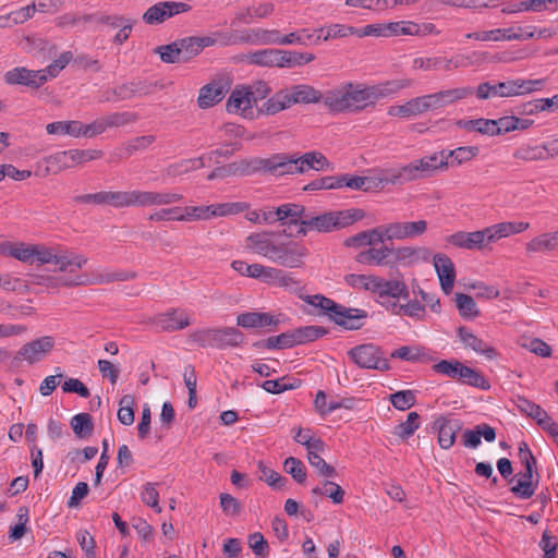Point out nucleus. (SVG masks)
Masks as SVG:
<instances>
[{
    "label": "nucleus",
    "mask_w": 558,
    "mask_h": 558,
    "mask_svg": "<svg viewBox=\"0 0 558 558\" xmlns=\"http://www.w3.org/2000/svg\"><path fill=\"white\" fill-rule=\"evenodd\" d=\"M182 199L183 195L180 193L144 190L100 191L73 197L75 204L108 205L116 209L168 206Z\"/></svg>",
    "instance_id": "1"
},
{
    "label": "nucleus",
    "mask_w": 558,
    "mask_h": 558,
    "mask_svg": "<svg viewBox=\"0 0 558 558\" xmlns=\"http://www.w3.org/2000/svg\"><path fill=\"white\" fill-rule=\"evenodd\" d=\"M274 232L263 231L251 233L245 239V247L270 262L288 268H300L308 254L306 246L296 241L277 243L272 240Z\"/></svg>",
    "instance_id": "2"
},
{
    "label": "nucleus",
    "mask_w": 558,
    "mask_h": 558,
    "mask_svg": "<svg viewBox=\"0 0 558 558\" xmlns=\"http://www.w3.org/2000/svg\"><path fill=\"white\" fill-rule=\"evenodd\" d=\"M375 104L371 86L353 83H344L337 88L327 90L324 97V105L336 113L360 112Z\"/></svg>",
    "instance_id": "3"
},
{
    "label": "nucleus",
    "mask_w": 558,
    "mask_h": 558,
    "mask_svg": "<svg viewBox=\"0 0 558 558\" xmlns=\"http://www.w3.org/2000/svg\"><path fill=\"white\" fill-rule=\"evenodd\" d=\"M59 253L63 256H71L72 258H76V262H78V258L82 260H80V264L66 265L65 269H60V265H54V271L61 272L63 275H31L29 282L27 283L28 286L38 284L44 286L47 289L58 290L60 288H74L80 286H88V283H92L87 275L78 274V270L87 264L88 259L86 256L68 250L63 246H59Z\"/></svg>",
    "instance_id": "4"
},
{
    "label": "nucleus",
    "mask_w": 558,
    "mask_h": 558,
    "mask_svg": "<svg viewBox=\"0 0 558 558\" xmlns=\"http://www.w3.org/2000/svg\"><path fill=\"white\" fill-rule=\"evenodd\" d=\"M59 246H47L44 244L26 245L24 243L11 245L9 255L21 262H29L32 258H36L38 263L60 265V269H65L66 265L80 264L76 258L71 256H63L59 253ZM78 260H81L78 258Z\"/></svg>",
    "instance_id": "5"
},
{
    "label": "nucleus",
    "mask_w": 558,
    "mask_h": 558,
    "mask_svg": "<svg viewBox=\"0 0 558 558\" xmlns=\"http://www.w3.org/2000/svg\"><path fill=\"white\" fill-rule=\"evenodd\" d=\"M189 340L203 349L225 350L241 345L244 335L235 327L202 328L191 332Z\"/></svg>",
    "instance_id": "6"
},
{
    "label": "nucleus",
    "mask_w": 558,
    "mask_h": 558,
    "mask_svg": "<svg viewBox=\"0 0 558 558\" xmlns=\"http://www.w3.org/2000/svg\"><path fill=\"white\" fill-rule=\"evenodd\" d=\"M544 84L543 80H509L492 84L490 82L481 83L475 95L480 100H486L493 97H513L530 94L539 89Z\"/></svg>",
    "instance_id": "7"
},
{
    "label": "nucleus",
    "mask_w": 558,
    "mask_h": 558,
    "mask_svg": "<svg viewBox=\"0 0 558 558\" xmlns=\"http://www.w3.org/2000/svg\"><path fill=\"white\" fill-rule=\"evenodd\" d=\"M519 457L521 462L524 464V472L518 473L510 480V483H514L510 492L521 499H529L535 494L536 485L533 484V471L536 466V459L530 450L526 442H521L519 447Z\"/></svg>",
    "instance_id": "8"
},
{
    "label": "nucleus",
    "mask_w": 558,
    "mask_h": 558,
    "mask_svg": "<svg viewBox=\"0 0 558 558\" xmlns=\"http://www.w3.org/2000/svg\"><path fill=\"white\" fill-rule=\"evenodd\" d=\"M104 151L100 149H78L58 151L46 158L48 169L60 172L65 169L82 166L88 161L100 159Z\"/></svg>",
    "instance_id": "9"
},
{
    "label": "nucleus",
    "mask_w": 558,
    "mask_h": 558,
    "mask_svg": "<svg viewBox=\"0 0 558 558\" xmlns=\"http://www.w3.org/2000/svg\"><path fill=\"white\" fill-rule=\"evenodd\" d=\"M250 207L244 202L220 203L202 206H186L182 208L184 221L209 220L216 217H226L243 213Z\"/></svg>",
    "instance_id": "10"
},
{
    "label": "nucleus",
    "mask_w": 558,
    "mask_h": 558,
    "mask_svg": "<svg viewBox=\"0 0 558 558\" xmlns=\"http://www.w3.org/2000/svg\"><path fill=\"white\" fill-rule=\"evenodd\" d=\"M348 355L360 367L366 369L389 371L390 364L384 357L381 349L373 343L352 348Z\"/></svg>",
    "instance_id": "11"
},
{
    "label": "nucleus",
    "mask_w": 558,
    "mask_h": 558,
    "mask_svg": "<svg viewBox=\"0 0 558 558\" xmlns=\"http://www.w3.org/2000/svg\"><path fill=\"white\" fill-rule=\"evenodd\" d=\"M171 84V82L166 83L162 80L154 82L149 80H133L114 86L110 93L116 96L117 100H130L136 96H150Z\"/></svg>",
    "instance_id": "12"
},
{
    "label": "nucleus",
    "mask_w": 558,
    "mask_h": 558,
    "mask_svg": "<svg viewBox=\"0 0 558 558\" xmlns=\"http://www.w3.org/2000/svg\"><path fill=\"white\" fill-rule=\"evenodd\" d=\"M225 45L253 44V45H280V32L278 29L254 28L243 34L229 32L219 35Z\"/></svg>",
    "instance_id": "13"
},
{
    "label": "nucleus",
    "mask_w": 558,
    "mask_h": 558,
    "mask_svg": "<svg viewBox=\"0 0 558 558\" xmlns=\"http://www.w3.org/2000/svg\"><path fill=\"white\" fill-rule=\"evenodd\" d=\"M191 10V5L179 1H160L149 7L143 14L142 19L147 25H159L165 21L186 13Z\"/></svg>",
    "instance_id": "14"
},
{
    "label": "nucleus",
    "mask_w": 558,
    "mask_h": 558,
    "mask_svg": "<svg viewBox=\"0 0 558 558\" xmlns=\"http://www.w3.org/2000/svg\"><path fill=\"white\" fill-rule=\"evenodd\" d=\"M473 93L474 90L472 87H458L423 95L422 97L424 100L425 111L427 112L444 109L473 95Z\"/></svg>",
    "instance_id": "15"
},
{
    "label": "nucleus",
    "mask_w": 558,
    "mask_h": 558,
    "mask_svg": "<svg viewBox=\"0 0 558 558\" xmlns=\"http://www.w3.org/2000/svg\"><path fill=\"white\" fill-rule=\"evenodd\" d=\"M54 347V338L44 336L23 344L14 356V361H26L35 364L41 361Z\"/></svg>",
    "instance_id": "16"
},
{
    "label": "nucleus",
    "mask_w": 558,
    "mask_h": 558,
    "mask_svg": "<svg viewBox=\"0 0 558 558\" xmlns=\"http://www.w3.org/2000/svg\"><path fill=\"white\" fill-rule=\"evenodd\" d=\"M279 154H274L267 158H253L250 160H242L239 163L230 165V171L233 173H240L244 175H251L253 173H268L277 175V166Z\"/></svg>",
    "instance_id": "17"
},
{
    "label": "nucleus",
    "mask_w": 558,
    "mask_h": 558,
    "mask_svg": "<svg viewBox=\"0 0 558 558\" xmlns=\"http://www.w3.org/2000/svg\"><path fill=\"white\" fill-rule=\"evenodd\" d=\"M446 242L458 248H464L469 251L484 250L489 242V235L487 227L482 230L472 232L458 231L446 238Z\"/></svg>",
    "instance_id": "18"
},
{
    "label": "nucleus",
    "mask_w": 558,
    "mask_h": 558,
    "mask_svg": "<svg viewBox=\"0 0 558 558\" xmlns=\"http://www.w3.org/2000/svg\"><path fill=\"white\" fill-rule=\"evenodd\" d=\"M150 323L160 331L172 332L184 329L191 325L190 316L185 311L171 308L150 318Z\"/></svg>",
    "instance_id": "19"
},
{
    "label": "nucleus",
    "mask_w": 558,
    "mask_h": 558,
    "mask_svg": "<svg viewBox=\"0 0 558 558\" xmlns=\"http://www.w3.org/2000/svg\"><path fill=\"white\" fill-rule=\"evenodd\" d=\"M463 423L458 418L439 415L433 423V428L438 432L440 448L448 450L456 441L457 434L462 429Z\"/></svg>",
    "instance_id": "20"
},
{
    "label": "nucleus",
    "mask_w": 558,
    "mask_h": 558,
    "mask_svg": "<svg viewBox=\"0 0 558 558\" xmlns=\"http://www.w3.org/2000/svg\"><path fill=\"white\" fill-rule=\"evenodd\" d=\"M432 258V251L425 246H400L393 247L392 267L413 266L421 262L428 263Z\"/></svg>",
    "instance_id": "21"
},
{
    "label": "nucleus",
    "mask_w": 558,
    "mask_h": 558,
    "mask_svg": "<svg viewBox=\"0 0 558 558\" xmlns=\"http://www.w3.org/2000/svg\"><path fill=\"white\" fill-rule=\"evenodd\" d=\"M47 81L45 71L28 70L17 66L4 74V82L8 85H24L33 88L40 87Z\"/></svg>",
    "instance_id": "22"
},
{
    "label": "nucleus",
    "mask_w": 558,
    "mask_h": 558,
    "mask_svg": "<svg viewBox=\"0 0 558 558\" xmlns=\"http://www.w3.org/2000/svg\"><path fill=\"white\" fill-rule=\"evenodd\" d=\"M427 230L425 220L392 222L386 225L387 240H404L422 235Z\"/></svg>",
    "instance_id": "23"
},
{
    "label": "nucleus",
    "mask_w": 558,
    "mask_h": 558,
    "mask_svg": "<svg viewBox=\"0 0 558 558\" xmlns=\"http://www.w3.org/2000/svg\"><path fill=\"white\" fill-rule=\"evenodd\" d=\"M433 263L442 291L450 294L456 280V269L452 260L446 254L438 253L433 256Z\"/></svg>",
    "instance_id": "24"
},
{
    "label": "nucleus",
    "mask_w": 558,
    "mask_h": 558,
    "mask_svg": "<svg viewBox=\"0 0 558 558\" xmlns=\"http://www.w3.org/2000/svg\"><path fill=\"white\" fill-rule=\"evenodd\" d=\"M393 247L383 245L371 247L356 255V262L364 265L388 266L392 268Z\"/></svg>",
    "instance_id": "25"
},
{
    "label": "nucleus",
    "mask_w": 558,
    "mask_h": 558,
    "mask_svg": "<svg viewBox=\"0 0 558 558\" xmlns=\"http://www.w3.org/2000/svg\"><path fill=\"white\" fill-rule=\"evenodd\" d=\"M374 293L379 298L390 296L408 300L410 296L409 289L403 280H386L378 276L375 281Z\"/></svg>",
    "instance_id": "26"
},
{
    "label": "nucleus",
    "mask_w": 558,
    "mask_h": 558,
    "mask_svg": "<svg viewBox=\"0 0 558 558\" xmlns=\"http://www.w3.org/2000/svg\"><path fill=\"white\" fill-rule=\"evenodd\" d=\"M458 335L465 348L485 355L488 360H496L499 357L500 354L494 347L487 344L484 340L476 337L466 327H459Z\"/></svg>",
    "instance_id": "27"
},
{
    "label": "nucleus",
    "mask_w": 558,
    "mask_h": 558,
    "mask_svg": "<svg viewBox=\"0 0 558 558\" xmlns=\"http://www.w3.org/2000/svg\"><path fill=\"white\" fill-rule=\"evenodd\" d=\"M335 315H331V320L335 324L348 329V330H357L363 326V319L367 317V312L361 308H348L341 305V310H339Z\"/></svg>",
    "instance_id": "28"
},
{
    "label": "nucleus",
    "mask_w": 558,
    "mask_h": 558,
    "mask_svg": "<svg viewBox=\"0 0 558 558\" xmlns=\"http://www.w3.org/2000/svg\"><path fill=\"white\" fill-rule=\"evenodd\" d=\"M332 218L330 211L313 216L305 211L304 220L301 221L296 234L305 236L308 231L330 232L332 231Z\"/></svg>",
    "instance_id": "29"
},
{
    "label": "nucleus",
    "mask_w": 558,
    "mask_h": 558,
    "mask_svg": "<svg viewBox=\"0 0 558 558\" xmlns=\"http://www.w3.org/2000/svg\"><path fill=\"white\" fill-rule=\"evenodd\" d=\"M305 207L299 204H283L274 209L275 222H280L282 226L299 225L304 220Z\"/></svg>",
    "instance_id": "30"
},
{
    "label": "nucleus",
    "mask_w": 558,
    "mask_h": 558,
    "mask_svg": "<svg viewBox=\"0 0 558 558\" xmlns=\"http://www.w3.org/2000/svg\"><path fill=\"white\" fill-rule=\"evenodd\" d=\"M530 228L529 222L524 221H504L487 227L489 242L495 243L500 239L510 236L512 234H519Z\"/></svg>",
    "instance_id": "31"
},
{
    "label": "nucleus",
    "mask_w": 558,
    "mask_h": 558,
    "mask_svg": "<svg viewBox=\"0 0 558 558\" xmlns=\"http://www.w3.org/2000/svg\"><path fill=\"white\" fill-rule=\"evenodd\" d=\"M292 105L295 104H317L324 101L325 94L307 84L293 85L288 89Z\"/></svg>",
    "instance_id": "32"
},
{
    "label": "nucleus",
    "mask_w": 558,
    "mask_h": 558,
    "mask_svg": "<svg viewBox=\"0 0 558 558\" xmlns=\"http://www.w3.org/2000/svg\"><path fill=\"white\" fill-rule=\"evenodd\" d=\"M278 323L279 320L275 319L269 313L245 312L236 317L238 326L246 329L268 326L276 327Z\"/></svg>",
    "instance_id": "33"
},
{
    "label": "nucleus",
    "mask_w": 558,
    "mask_h": 558,
    "mask_svg": "<svg viewBox=\"0 0 558 558\" xmlns=\"http://www.w3.org/2000/svg\"><path fill=\"white\" fill-rule=\"evenodd\" d=\"M386 225L376 227L371 230L362 231L345 241L347 246H361V245H373L376 243H383L387 240L386 238Z\"/></svg>",
    "instance_id": "34"
},
{
    "label": "nucleus",
    "mask_w": 558,
    "mask_h": 558,
    "mask_svg": "<svg viewBox=\"0 0 558 558\" xmlns=\"http://www.w3.org/2000/svg\"><path fill=\"white\" fill-rule=\"evenodd\" d=\"M225 87L221 83L211 82L199 89L197 102L199 108L207 109L220 102L225 97Z\"/></svg>",
    "instance_id": "35"
},
{
    "label": "nucleus",
    "mask_w": 558,
    "mask_h": 558,
    "mask_svg": "<svg viewBox=\"0 0 558 558\" xmlns=\"http://www.w3.org/2000/svg\"><path fill=\"white\" fill-rule=\"evenodd\" d=\"M425 106L422 96L412 98L403 105H393L388 108V116L399 118H411L425 113Z\"/></svg>",
    "instance_id": "36"
},
{
    "label": "nucleus",
    "mask_w": 558,
    "mask_h": 558,
    "mask_svg": "<svg viewBox=\"0 0 558 558\" xmlns=\"http://www.w3.org/2000/svg\"><path fill=\"white\" fill-rule=\"evenodd\" d=\"M421 178L423 177L415 160L398 170L388 172L381 181L391 184H403Z\"/></svg>",
    "instance_id": "37"
},
{
    "label": "nucleus",
    "mask_w": 558,
    "mask_h": 558,
    "mask_svg": "<svg viewBox=\"0 0 558 558\" xmlns=\"http://www.w3.org/2000/svg\"><path fill=\"white\" fill-rule=\"evenodd\" d=\"M423 178L432 175L437 170H446L449 168V161L446 160L444 150L434 153L416 160Z\"/></svg>",
    "instance_id": "38"
},
{
    "label": "nucleus",
    "mask_w": 558,
    "mask_h": 558,
    "mask_svg": "<svg viewBox=\"0 0 558 558\" xmlns=\"http://www.w3.org/2000/svg\"><path fill=\"white\" fill-rule=\"evenodd\" d=\"M298 161L300 173H304L310 169L322 171L330 167V162L320 151H308L303 155H298Z\"/></svg>",
    "instance_id": "39"
},
{
    "label": "nucleus",
    "mask_w": 558,
    "mask_h": 558,
    "mask_svg": "<svg viewBox=\"0 0 558 558\" xmlns=\"http://www.w3.org/2000/svg\"><path fill=\"white\" fill-rule=\"evenodd\" d=\"M558 246V231L543 233L533 238L525 244L527 254L541 253L555 250Z\"/></svg>",
    "instance_id": "40"
},
{
    "label": "nucleus",
    "mask_w": 558,
    "mask_h": 558,
    "mask_svg": "<svg viewBox=\"0 0 558 558\" xmlns=\"http://www.w3.org/2000/svg\"><path fill=\"white\" fill-rule=\"evenodd\" d=\"M315 60V56L310 52H299L294 50L280 49L279 68L291 69L302 66Z\"/></svg>",
    "instance_id": "41"
},
{
    "label": "nucleus",
    "mask_w": 558,
    "mask_h": 558,
    "mask_svg": "<svg viewBox=\"0 0 558 558\" xmlns=\"http://www.w3.org/2000/svg\"><path fill=\"white\" fill-rule=\"evenodd\" d=\"M279 56L280 49L266 48L250 53L247 59L254 65L279 68Z\"/></svg>",
    "instance_id": "42"
},
{
    "label": "nucleus",
    "mask_w": 558,
    "mask_h": 558,
    "mask_svg": "<svg viewBox=\"0 0 558 558\" xmlns=\"http://www.w3.org/2000/svg\"><path fill=\"white\" fill-rule=\"evenodd\" d=\"M333 230H339L353 225L364 218L365 213L360 208L330 211Z\"/></svg>",
    "instance_id": "43"
},
{
    "label": "nucleus",
    "mask_w": 558,
    "mask_h": 558,
    "mask_svg": "<svg viewBox=\"0 0 558 558\" xmlns=\"http://www.w3.org/2000/svg\"><path fill=\"white\" fill-rule=\"evenodd\" d=\"M442 150L446 160L449 161V167L460 166L464 162H468L475 158L480 153L477 146H460L457 147L456 149Z\"/></svg>",
    "instance_id": "44"
},
{
    "label": "nucleus",
    "mask_w": 558,
    "mask_h": 558,
    "mask_svg": "<svg viewBox=\"0 0 558 558\" xmlns=\"http://www.w3.org/2000/svg\"><path fill=\"white\" fill-rule=\"evenodd\" d=\"M257 470L259 480L267 483L271 488L277 490L286 489L288 480L275 470L268 468L263 461H258Z\"/></svg>",
    "instance_id": "45"
},
{
    "label": "nucleus",
    "mask_w": 558,
    "mask_h": 558,
    "mask_svg": "<svg viewBox=\"0 0 558 558\" xmlns=\"http://www.w3.org/2000/svg\"><path fill=\"white\" fill-rule=\"evenodd\" d=\"M313 497L327 496L333 504L343 502L345 492L335 482L325 480L320 486H316L311 490Z\"/></svg>",
    "instance_id": "46"
},
{
    "label": "nucleus",
    "mask_w": 558,
    "mask_h": 558,
    "mask_svg": "<svg viewBox=\"0 0 558 558\" xmlns=\"http://www.w3.org/2000/svg\"><path fill=\"white\" fill-rule=\"evenodd\" d=\"M82 122L77 120L71 121H57L47 124L46 131L48 134L70 135L73 137H81Z\"/></svg>",
    "instance_id": "47"
},
{
    "label": "nucleus",
    "mask_w": 558,
    "mask_h": 558,
    "mask_svg": "<svg viewBox=\"0 0 558 558\" xmlns=\"http://www.w3.org/2000/svg\"><path fill=\"white\" fill-rule=\"evenodd\" d=\"M300 385H301L300 379L283 376L278 379L265 380L260 385V387L269 393L278 395V393L284 392L287 390L295 389Z\"/></svg>",
    "instance_id": "48"
},
{
    "label": "nucleus",
    "mask_w": 558,
    "mask_h": 558,
    "mask_svg": "<svg viewBox=\"0 0 558 558\" xmlns=\"http://www.w3.org/2000/svg\"><path fill=\"white\" fill-rule=\"evenodd\" d=\"M411 85L410 80H395L387 81L379 85H373L372 90L375 97V102L381 98L388 97L389 95L396 94L399 90L407 88Z\"/></svg>",
    "instance_id": "49"
},
{
    "label": "nucleus",
    "mask_w": 558,
    "mask_h": 558,
    "mask_svg": "<svg viewBox=\"0 0 558 558\" xmlns=\"http://www.w3.org/2000/svg\"><path fill=\"white\" fill-rule=\"evenodd\" d=\"M252 107L253 102L246 88L234 89L227 101L229 112L245 111Z\"/></svg>",
    "instance_id": "50"
},
{
    "label": "nucleus",
    "mask_w": 558,
    "mask_h": 558,
    "mask_svg": "<svg viewBox=\"0 0 558 558\" xmlns=\"http://www.w3.org/2000/svg\"><path fill=\"white\" fill-rule=\"evenodd\" d=\"M153 52L158 54L165 63H184L178 40L168 45L157 46Z\"/></svg>",
    "instance_id": "51"
},
{
    "label": "nucleus",
    "mask_w": 558,
    "mask_h": 558,
    "mask_svg": "<svg viewBox=\"0 0 558 558\" xmlns=\"http://www.w3.org/2000/svg\"><path fill=\"white\" fill-rule=\"evenodd\" d=\"M71 427L78 438H87L94 430V423L88 413H80L71 418Z\"/></svg>",
    "instance_id": "52"
},
{
    "label": "nucleus",
    "mask_w": 558,
    "mask_h": 558,
    "mask_svg": "<svg viewBox=\"0 0 558 558\" xmlns=\"http://www.w3.org/2000/svg\"><path fill=\"white\" fill-rule=\"evenodd\" d=\"M303 300L315 307H319L324 314H327L331 319V315L338 314L337 312L341 310V305L336 303L333 300L324 296L322 294L306 295Z\"/></svg>",
    "instance_id": "53"
},
{
    "label": "nucleus",
    "mask_w": 558,
    "mask_h": 558,
    "mask_svg": "<svg viewBox=\"0 0 558 558\" xmlns=\"http://www.w3.org/2000/svg\"><path fill=\"white\" fill-rule=\"evenodd\" d=\"M292 106L289 97L288 89H282L276 93L264 104V111L267 114H275Z\"/></svg>",
    "instance_id": "54"
},
{
    "label": "nucleus",
    "mask_w": 558,
    "mask_h": 558,
    "mask_svg": "<svg viewBox=\"0 0 558 558\" xmlns=\"http://www.w3.org/2000/svg\"><path fill=\"white\" fill-rule=\"evenodd\" d=\"M459 383L483 390L490 389L489 381L480 372L466 365L463 366Z\"/></svg>",
    "instance_id": "55"
},
{
    "label": "nucleus",
    "mask_w": 558,
    "mask_h": 558,
    "mask_svg": "<svg viewBox=\"0 0 558 558\" xmlns=\"http://www.w3.org/2000/svg\"><path fill=\"white\" fill-rule=\"evenodd\" d=\"M456 305L463 318L473 319L480 316V311L474 299L464 293L456 294Z\"/></svg>",
    "instance_id": "56"
},
{
    "label": "nucleus",
    "mask_w": 558,
    "mask_h": 558,
    "mask_svg": "<svg viewBox=\"0 0 558 558\" xmlns=\"http://www.w3.org/2000/svg\"><path fill=\"white\" fill-rule=\"evenodd\" d=\"M420 415L416 412H410L407 420L395 427L393 434L405 440L420 428Z\"/></svg>",
    "instance_id": "57"
},
{
    "label": "nucleus",
    "mask_w": 558,
    "mask_h": 558,
    "mask_svg": "<svg viewBox=\"0 0 558 558\" xmlns=\"http://www.w3.org/2000/svg\"><path fill=\"white\" fill-rule=\"evenodd\" d=\"M277 175L282 177L286 174H301L298 161V154L280 153L278 157Z\"/></svg>",
    "instance_id": "58"
},
{
    "label": "nucleus",
    "mask_w": 558,
    "mask_h": 558,
    "mask_svg": "<svg viewBox=\"0 0 558 558\" xmlns=\"http://www.w3.org/2000/svg\"><path fill=\"white\" fill-rule=\"evenodd\" d=\"M457 126L469 132H478L483 135H489L493 132L494 123H492V119H473V120H458L456 122Z\"/></svg>",
    "instance_id": "59"
},
{
    "label": "nucleus",
    "mask_w": 558,
    "mask_h": 558,
    "mask_svg": "<svg viewBox=\"0 0 558 558\" xmlns=\"http://www.w3.org/2000/svg\"><path fill=\"white\" fill-rule=\"evenodd\" d=\"M464 364L458 360H441L433 366L434 372L446 375L449 378L460 380Z\"/></svg>",
    "instance_id": "60"
},
{
    "label": "nucleus",
    "mask_w": 558,
    "mask_h": 558,
    "mask_svg": "<svg viewBox=\"0 0 558 558\" xmlns=\"http://www.w3.org/2000/svg\"><path fill=\"white\" fill-rule=\"evenodd\" d=\"M323 450H312L307 453L310 464L317 470L318 475L326 478L337 475L336 469L328 464L319 454Z\"/></svg>",
    "instance_id": "61"
},
{
    "label": "nucleus",
    "mask_w": 558,
    "mask_h": 558,
    "mask_svg": "<svg viewBox=\"0 0 558 558\" xmlns=\"http://www.w3.org/2000/svg\"><path fill=\"white\" fill-rule=\"evenodd\" d=\"M108 129L121 128L134 123L137 114L130 111H117L102 117Z\"/></svg>",
    "instance_id": "62"
},
{
    "label": "nucleus",
    "mask_w": 558,
    "mask_h": 558,
    "mask_svg": "<svg viewBox=\"0 0 558 558\" xmlns=\"http://www.w3.org/2000/svg\"><path fill=\"white\" fill-rule=\"evenodd\" d=\"M135 403L134 397L131 395H124L119 401L118 420L123 425H132L134 423V410Z\"/></svg>",
    "instance_id": "63"
},
{
    "label": "nucleus",
    "mask_w": 558,
    "mask_h": 558,
    "mask_svg": "<svg viewBox=\"0 0 558 558\" xmlns=\"http://www.w3.org/2000/svg\"><path fill=\"white\" fill-rule=\"evenodd\" d=\"M389 401L399 411H405L412 408L416 402V397L412 390H400L389 396Z\"/></svg>",
    "instance_id": "64"
}]
</instances>
